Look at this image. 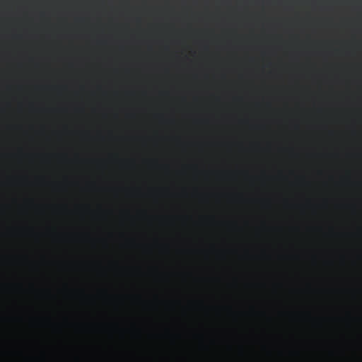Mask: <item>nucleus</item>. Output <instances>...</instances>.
I'll return each instance as SVG.
<instances>
[{
  "mask_svg": "<svg viewBox=\"0 0 362 362\" xmlns=\"http://www.w3.org/2000/svg\"><path fill=\"white\" fill-rule=\"evenodd\" d=\"M291 355H299V351H289Z\"/></svg>",
  "mask_w": 362,
  "mask_h": 362,
  "instance_id": "1",
  "label": "nucleus"
},
{
  "mask_svg": "<svg viewBox=\"0 0 362 362\" xmlns=\"http://www.w3.org/2000/svg\"><path fill=\"white\" fill-rule=\"evenodd\" d=\"M201 350H202L204 352H208V347L206 346H201Z\"/></svg>",
  "mask_w": 362,
  "mask_h": 362,
  "instance_id": "2",
  "label": "nucleus"
},
{
  "mask_svg": "<svg viewBox=\"0 0 362 362\" xmlns=\"http://www.w3.org/2000/svg\"><path fill=\"white\" fill-rule=\"evenodd\" d=\"M242 353H243V351L242 350V347L240 346L238 347V354H242Z\"/></svg>",
  "mask_w": 362,
  "mask_h": 362,
  "instance_id": "3",
  "label": "nucleus"
},
{
  "mask_svg": "<svg viewBox=\"0 0 362 362\" xmlns=\"http://www.w3.org/2000/svg\"><path fill=\"white\" fill-rule=\"evenodd\" d=\"M262 351H265V352H267V353H269V351H266V348H265L264 346H262Z\"/></svg>",
  "mask_w": 362,
  "mask_h": 362,
  "instance_id": "4",
  "label": "nucleus"
},
{
  "mask_svg": "<svg viewBox=\"0 0 362 362\" xmlns=\"http://www.w3.org/2000/svg\"><path fill=\"white\" fill-rule=\"evenodd\" d=\"M13 353H17V355H21V354L22 352H21V351H16V352H13Z\"/></svg>",
  "mask_w": 362,
  "mask_h": 362,
  "instance_id": "5",
  "label": "nucleus"
},
{
  "mask_svg": "<svg viewBox=\"0 0 362 362\" xmlns=\"http://www.w3.org/2000/svg\"><path fill=\"white\" fill-rule=\"evenodd\" d=\"M42 353H44V354H42ZM41 355H42V356L45 355V351H41Z\"/></svg>",
  "mask_w": 362,
  "mask_h": 362,
  "instance_id": "6",
  "label": "nucleus"
}]
</instances>
